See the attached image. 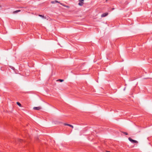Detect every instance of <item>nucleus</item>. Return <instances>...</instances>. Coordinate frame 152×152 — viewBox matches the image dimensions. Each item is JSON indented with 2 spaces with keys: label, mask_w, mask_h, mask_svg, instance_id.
<instances>
[{
  "label": "nucleus",
  "mask_w": 152,
  "mask_h": 152,
  "mask_svg": "<svg viewBox=\"0 0 152 152\" xmlns=\"http://www.w3.org/2000/svg\"><path fill=\"white\" fill-rule=\"evenodd\" d=\"M39 17H42V18H46L44 17V16L42 15H39Z\"/></svg>",
  "instance_id": "7"
},
{
  "label": "nucleus",
  "mask_w": 152,
  "mask_h": 152,
  "mask_svg": "<svg viewBox=\"0 0 152 152\" xmlns=\"http://www.w3.org/2000/svg\"><path fill=\"white\" fill-rule=\"evenodd\" d=\"M123 133L125 134V135H128V133H127L126 132H123Z\"/></svg>",
  "instance_id": "12"
},
{
  "label": "nucleus",
  "mask_w": 152,
  "mask_h": 152,
  "mask_svg": "<svg viewBox=\"0 0 152 152\" xmlns=\"http://www.w3.org/2000/svg\"><path fill=\"white\" fill-rule=\"evenodd\" d=\"M64 125L65 126H69L71 127L72 128H73V126L72 125L69 124L65 123L64 124Z\"/></svg>",
  "instance_id": "4"
},
{
  "label": "nucleus",
  "mask_w": 152,
  "mask_h": 152,
  "mask_svg": "<svg viewBox=\"0 0 152 152\" xmlns=\"http://www.w3.org/2000/svg\"><path fill=\"white\" fill-rule=\"evenodd\" d=\"M51 3L52 4H55V1H51Z\"/></svg>",
  "instance_id": "14"
},
{
  "label": "nucleus",
  "mask_w": 152,
  "mask_h": 152,
  "mask_svg": "<svg viewBox=\"0 0 152 152\" xmlns=\"http://www.w3.org/2000/svg\"><path fill=\"white\" fill-rule=\"evenodd\" d=\"M133 143H138V141H137L136 140H134L133 141Z\"/></svg>",
  "instance_id": "9"
},
{
  "label": "nucleus",
  "mask_w": 152,
  "mask_h": 152,
  "mask_svg": "<svg viewBox=\"0 0 152 152\" xmlns=\"http://www.w3.org/2000/svg\"><path fill=\"white\" fill-rule=\"evenodd\" d=\"M55 3H58L60 4V3L58 1H57V0H55Z\"/></svg>",
  "instance_id": "13"
},
{
  "label": "nucleus",
  "mask_w": 152,
  "mask_h": 152,
  "mask_svg": "<svg viewBox=\"0 0 152 152\" xmlns=\"http://www.w3.org/2000/svg\"><path fill=\"white\" fill-rule=\"evenodd\" d=\"M60 4L62 5H63V6H64V7H69L68 6H66L64 5L63 4H62V3H60Z\"/></svg>",
  "instance_id": "11"
},
{
  "label": "nucleus",
  "mask_w": 152,
  "mask_h": 152,
  "mask_svg": "<svg viewBox=\"0 0 152 152\" xmlns=\"http://www.w3.org/2000/svg\"><path fill=\"white\" fill-rule=\"evenodd\" d=\"M1 7V5H0V8Z\"/></svg>",
  "instance_id": "16"
},
{
  "label": "nucleus",
  "mask_w": 152,
  "mask_h": 152,
  "mask_svg": "<svg viewBox=\"0 0 152 152\" xmlns=\"http://www.w3.org/2000/svg\"><path fill=\"white\" fill-rule=\"evenodd\" d=\"M57 81H59L60 82H61L64 81V80H62V79H59V80H58Z\"/></svg>",
  "instance_id": "10"
},
{
  "label": "nucleus",
  "mask_w": 152,
  "mask_h": 152,
  "mask_svg": "<svg viewBox=\"0 0 152 152\" xmlns=\"http://www.w3.org/2000/svg\"><path fill=\"white\" fill-rule=\"evenodd\" d=\"M20 10H16V11H14L13 12V14H16V13H17L18 12H20Z\"/></svg>",
  "instance_id": "5"
},
{
  "label": "nucleus",
  "mask_w": 152,
  "mask_h": 152,
  "mask_svg": "<svg viewBox=\"0 0 152 152\" xmlns=\"http://www.w3.org/2000/svg\"><path fill=\"white\" fill-rule=\"evenodd\" d=\"M33 109L35 110H39L41 109V107H34L33 108Z\"/></svg>",
  "instance_id": "3"
},
{
  "label": "nucleus",
  "mask_w": 152,
  "mask_h": 152,
  "mask_svg": "<svg viewBox=\"0 0 152 152\" xmlns=\"http://www.w3.org/2000/svg\"><path fill=\"white\" fill-rule=\"evenodd\" d=\"M128 139L129 140V141H130L132 142H133L134 140L132 139L130 137H129L128 138Z\"/></svg>",
  "instance_id": "6"
},
{
  "label": "nucleus",
  "mask_w": 152,
  "mask_h": 152,
  "mask_svg": "<svg viewBox=\"0 0 152 152\" xmlns=\"http://www.w3.org/2000/svg\"><path fill=\"white\" fill-rule=\"evenodd\" d=\"M18 140H19V142H21L23 141L22 140H21V139H19Z\"/></svg>",
  "instance_id": "15"
},
{
  "label": "nucleus",
  "mask_w": 152,
  "mask_h": 152,
  "mask_svg": "<svg viewBox=\"0 0 152 152\" xmlns=\"http://www.w3.org/2000/svg\"><path fill=\"white\" fill-rule=\"evenodd\" d=\"M108 0H106V1H107Z\"/></svg>",
  "instance_id": "18"
},
{
  "label": "nucleus",
  "mask_w": 152,
  "mask_h": 152,
  "mask_svg": "<svg viewBox=\"0 0 152 152\" xmlns=\"http://www.w3.org/2000/svg\"><path fill=\"white\" fill-rule=\"evenodd\" d=\"M79 1L78 5L80 6H83V4L84 0H79Z\"/></svg>",
  "instance_id": "1"
},
{
  "label": "nucleus",
  "mask_w": 152,
  "mask_h": 152,
  "mask_svg": "<svg viewBox=\"0 0 152 152\" xmlns=\"http://www.w3.org/2000/svg\"><path fill=\"white\" fill-rule=\"evenodd\" d=\"M17 104L20 107H21V104H20V103L19 102H17Z\"/></svg>",
  "instance_id": "8"
},
{
  "label": "nucleus",
  "mask_w": 152,
  "mask_h": 152,
  "mask_svg": "<svg viewBox=\"0 0 152 152\" xmlns=\"http://www.w3.org/2000/svg\"><path fill=\"white\" fill-rule=\"evenodd\" d=\"M108 15V13H107V12L104 13L102 15L101 17H105L107 16Z\"/></svg>",
  "instance_id": "2"
},
{
  "label": "nucleus",
  "mask_w": 152,
  "mask_h": 152,
  "mask_svg": "<svg viewBox=\"0 0 152 152\" xmlns=\"http://www.w3.org/2000/svg\"><path fill=\"white\" fill-rule=\"evenodd\" d=\"M107 152H110V151H107Z\"/></svg>",
  "instance_id": "17"
}]
</instances>
